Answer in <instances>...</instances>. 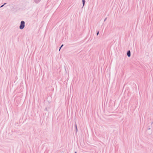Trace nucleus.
<instances>
[{
  "mask_svg": "<svg viewBox=\"0 0 153 153\" xmlns=\"http://www.w3.org/2000/svg\"><path fill=\"white\" fill-rule=\"evenodd\" d=\"M25 22L23 21H21L19 28L21 29H22L25 27Z\"/></svg>",
  "mask_w": 153,
  "mask_h": 153,
  "instance_id": "nucleus-1",
  "label": "nucleus"
},
{
  "mask_svg": "<svg viewBox=\"0 0 153 153\" xmlns=\"http://www.w3.org/2000/svg\"><path fill=\"white\" fill-rule=\"evenodd\" d=\"M127 55L128 57H130V51H128L127 53Z\"/></svg>",
  "mask_w": 153,
  "mask_h": 153,
  "instance_id": "nucleus-2",
  "label": "nucleus"
},
{
  "mask_svg": "<svg viewBox=\"0 0 153 153\" xmlns=\"http://www.w3.org/2000/svg\"><path fill=\"white\" fill-rule=\"evenodd\" d=\"M82 1H83V4H84V3H85V0H82Z\"/></svg>",
  "mask_w": 153,
  "mask_h": 153,
  "instance_id": "nucleus-3",
  "label": "nucleus"
},
{
  "mask_svg": "<svg viewBox=\"0 0 153 153\" xmlns=\"http://www.w3.org/2000/svg\"><path fill=\"white\" fill-rule=\"evenodd\" d=\"M63 45H61V47H60V49H59V51H60V49H61V48L63 46Z\"/></svg>",
  "mask_w": 153,
  "mask_h": 153,
  "instance_id": "nucleus-4",
  "label": "nucleus"
},
{
  "mask_svg": "<svg viewBox=\"0 0 153 153\" xmlns=\"http://www.w3.org/2000/svg\"><path fill=\"white\" fill-rule=\"evenodd\" d=\"M5 4H6L5 3H4L3 5H2L1 6V7H2Z\"/></svg>",
  "mask_w": 153,
  "mask_h": 153,
  "instance_id": "nucleus-5",
  "label": "nucleus"
},
{
  "mask_svg": "<svg viewBox=\"0 0 153 153\" xmlns=\"http://www.w3.org/2000/svg\"><path fill=\"white\" fill-rule=\"evenodd\" d=\"M99 34V32L98 31V32L97 33V35H98Z\"/></svg>",
  "mask_w": 153,
  "mask_h": 153,
  "instance_id": "nucleus-6",
  "label": "nucleus"
},
{
  "mask_svg": "<svg viewBox=\"0 0 153 153\" xmlns=\"http://www.w3.org/2000/svg\"><path fill=\"white\" fill-rule=\"evenodd\" d=\"M36 2H37L38 1L37 0H35Z\"/></svg>",
  "mask_w": 153,
  "mask_h": 153,
  "instance_id": "nucleus-7",
  "label": "nucleus"
},
{
  "mask_svg": "<svg viewBox=\"0 0 153 153\" xmlns=\"http://www.w3.org/2000/svg\"><path fill=\"white\" fill-rule=\"evenodd\" d=\"M75 153H76V152H75Z\"/></svg>",
  "mask_w": 153,
  "mask_h": 153,
  "instance_id": "nucleus-8",
  "label": "nucleus"
}]
</instances>
